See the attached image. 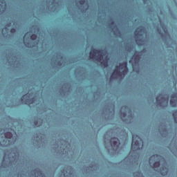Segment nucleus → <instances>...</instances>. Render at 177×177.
Returning <instances> with one entry per match:
<instances>
[{
  "instance_id": "ddd939ff",
  "label": "nucleus",
  "mask_w": 177,
  "mask_h": 177,
  "mask_svg": "<svg viewBox=\"0 0 177 177\" xmlns=\"http://www.w3.org/2000/svg\"><path fill=\"white\" fill-rule=\"evenodd\" d=\"M30 39H32V41H35V39H37V35L33 34L30 36Z\"/></svg>"
},
{
  "instance_id": "f8f14e48",
  "label": "nucleus",
  "mask_w": 177,
  "mask_h": 177,
  "mask_svg": "<svg viewBox=\"0 0 177 177\" xmlns=\"http://www.w3.org/2000/svg\"><path fill=\"white\" fill-rule=\"evenodd\" d=\"M173 116H174L175 122L177 124V110L173 111Z\"/></svg>"
},
{
  "instance_id": "9b49d317",
  "label": "nucleus",
  "mask_w": 177,
  "mask_h": 177,
  "mask_svg": "<svg viewBox=\"0 0 177 177\" xmlns=\"http://www.w3.org/2000/svg\"><path fill=\"white\" fill-rule=\"evenodd\" d=\"M4 136L6 138V139H12V138H13V134H12L10 132H7L5 133Z\"/></svg>"
},
{
  "instance_id": "39448f33",
  "label": "nucleus",
  "mask_w": 177,
  "mask_h": 177,
  "mask_svg": "<svg viewBox=\"0 0 177 177\" xmlns=\"http://www.w3.org/2000/svg\"><path fill=\"white\" fill-rule=\"evenodd\" d=\"M109 143L111 147L116 151L118 150V149H120V145H121L120 140L117 137L111 138Z\"/></svg>"
},
{
  "instance_id": "7ed1b4c3",
  "label": "nucleus",
  "mask_w": 177,
  "mask_h": 177,
  "mask_svg": "<svg viewBox=\"0 0 177 177\" xmlns=\"http://www.w3.org/2000/svg\"><path fill=\"white\" fill-rule=\"evenodd\" d=\"M161 158V156L158 154H155L149 158V165L152 168H154L155 169H160V167H161V162L160 161V159Z\"/></svg>"
},
{
  "instance_id": "f03ea898",
  "label": "nucleus",
  "mask_w": 177,
  "mask_h": 177,
  "mask_svg": "<svg viewBox=\"0 0 177 177\" xmlns=\"http://www.w3.org/2000/svg\"><path fill=\"white\" fill-rule=\"evenodd\" d=\"M115 70L113 71V72L111 74V77H114V75H121V74H123L125 75L128 73V62H124L121 64H120L119 66H116ZM118 68L120 70H123L122 72L118 71Z\"/></svg>"
},
{
  "instance_id": "2eb2a0df",
  "label": "nucleus",
  "mask_w": 177,
  "mask_h": 177,
  "mask_svg": "<svg viewBox=\"0 0 177 177\" xmlns=\"http://www.w3.org/2000/svg\"><path fill=\"white\" fill-rule=\"evenodd\" d=\"M80 3H81V4L85 3V0H80Z\"/></svg>"
},
{
  "instance_id": "6ab92c4d",
  "label": "nucleus",
  "mask_w": 177,
  "mask_h": 177,
  "mask_svg": "<svg viewBox=\"0 0 177 177\" xmlns=\"http://www.w3.org/2000/svg\"><path fill=\"white\" fill-rule=\"evenodd\" d=\"M26 37V35H24V38Z\"/></svg>"
},
{
  "instance_id": "f3484780",
  "label": "nucleus",
  "mask_w": 177,
  "mask_h": 177,
  "mask_svg": "<svg viewBox=\"0 0 177 177\" xmlns=\"http://www.w3.org/2000/svg\"><path fill=\"white\" fill-rule=\"evenodd\" d=\"M139 42H142V39H140V40H139Z\"/></svg>"
},
{
  "instance_id": "1a4fd4ad",
  "label": "nucleus",
  "mask_w": 177,
  "mask_h": 177,
  "mask_svg": "<svg viewBox=\"0 0 177 177\" xmlns=\"http://www.w3.org/2000/svg\"><path fill=\"white\" fill-rule=\"evenodd\" d=\"M142 31H143V28H142V27L138 28L135 30V36L136 37H142V34H140V32H142Z\"/></svg>"
},
{
  "instance_id": "0eeeda50",
  "label": "nucleus",
  "mask_w": 177,
  "mask_h": 177,
  "mask_svg": "<svg viewBox=\"0 0 177 177\" xmlns=\"http://www.w3.org/2000/svg\"><path fill=\"white\" fill-rule=\"evenodd\" d=\"M168 100H169V98L168 97L165 98V97H164V95L162 94H159L156 97V102L159 104H162L163 102H166L167 103H168Z\"/></svg>"
},
{
  "instance_id": "f257e3e1",
  "label": "nucleus",
  "mask_w": 177,
  "mask_h": 177,
  "mask_svg": "<svg viewBox=\"0 0 177 177\" xmlns=\"http://www.w3.org/2000/svg\"><path fill=\"white\" fill-rule=\"evenodd\" d=\"M131 150L133 151H138L143 149V140L137 134L132 136Z\"/></svg>"
},
{
  "instance_id": "4468645a",
  "label": "nucleus",
  "mask_w": 177,
  "mask_h": 177,
  "mask_svg": "<svg viewBox=\"0 0 177 177\" xmlns=\"http://www.w3.org/2000/svg\"><path fill=\"white\" fill-rule=\"evenodd\" d=\"M102 66H104V67H107L109 66V63L107 62H101Z\"/></svg>"
},
{
  "instance_id": "dca6fc26",
  "label": "nucleus",
  "mask_w": 177,
  "mask_h": 177,
  "mask_svg": "<svg viewBox=\"0 0 177 177\" xmlns=\"http://www.w3.org/2000/svg\"><path fill=\"white\" fill-rule=\"evenodd\" d=\"M15 31H16V29L15 28L11 29V32H15Z\"/></svg>"
},
{
  "instance_id": "a211bd4d",
  "label": "nucleus",
  "mask_w": 177,
  "mask_h": 177,
  "mask_svg": "<svg viewBox=\"0 0 177 177\" xmlns=\"http://www.w3.org/2000/svg\"><path fill=\"white\" fill-rule=\"evenodd\" d=\"M139 175H142V174L140 172H138Z\"/></svg>"
},
{
  "instance_id": "20e7f679",
  "label": "nucleus",
  "mask_w": 177,
  "mask_h": 177,
  "mask_svg": "<svg viewBox=\"0 0 177 177\" xmlns=\"http://www.w3.org/2000/svg\"><path fill=\"white\" fill-rule=\"evenodd\" d=\"M102 50H97L95 48L91 49L90 52V59H96L97 57V62H102L103 60V55L102 54L96 57V55H97V53H102Z\"/></svg>"
},
{
  "instance_id": "423d86ee",
  "label": "nucleus",
  "mask_w": 177,
  "mask_h": 177,
  "mask_svg": "<svg viewBox=\"0 0 177 177\" xmlns=\"http://www.w3.org/2000/svg\"><path fill=\"white\" fill-rule=\"evenodd\" d=\"M21 102L24 104H32L34 103V97L30 98V94H26L21 97Z\"/></svg>"
},
{
  "instance_id": "6e6552de",
  "label": "nucleus",
  "mask_w": 177,
  "mask_h": 177,
  "mask_svg": "<svg viewBox=\"0 0 177 177\" xmlns=\"http://www.w3.org/2000/svg\"><path fill=\"white\" fill-rule=\"evenodd\" d=\"M170 105L171 107H176L177 106V93H173L170 100Z\"/></svg>"
},
{
  "instance_id": "9d476101",
  "label": "nucleus",
  "mask_w": 177,
  "mask_h": 177,
  "mask_svg": "<svg viewBox=\"0 0 177 177\" xmlns=\"http://www.w3.org/2000/svg\"><path fill=\"white\" fill-rule=\"evenodd\" d=\"M133 57L134 60L136 62H139V60H140V55H139V51H136Z\"/></svg>"
}]
</instances>
